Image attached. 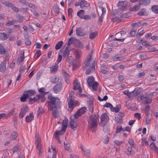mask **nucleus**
<instances>
[{
    "label": "nucleus",
    "instance_id": "49530a36",
    "mask_svg": "<svg viewBox=\"0 0 158 158\" xmlns=\"http://www.w3.org/2000/svg\"><path fill=\"white\" fill-rule=\"evenodd\" d=\"M53 9L54 12L56 14H58L59 13V9L58 6L56 5H54L53 7Z\"/></svg>",
    "mask_w": 158,
    "mask_h": 158
},
{
    "label": "nucleus",
    "instance_id": "2f4dec72",
    "mask_svg": "<svg viewBox=\"0 0 158 158\" xmlns=\"http://www.w3.org/2000/svg\"><path fill=\"white\" fill-rule=\"evenodd\" d=\"M2 3L6 6L10 7H11L13 4L11 2L7 1H5L3 2H2Z\"/></svg>",
    "mask_w": 158,
    "mask_h": 158
},
{
    "label": "nucleus",
    "instance_id": "9b49d317",
    "mask_svg": "<svg viewBox=\"0 0 158 158\" xmlns=\"http://www.w3.org/2000/svg\"><path fill=\"white\" fill-rule=\"evenodd\" d=\"M108 119V117L106 113H104L102 115L101 118V124L103 126L105 125L107 122Z\"/></svg>",
    "mask_w": 158,
    "mask_h": 158
},
{
    "label": "nucleus",
    "instance_id": "e433bc0d",
    "mask_svg": "<svg viewBox=\"0 0 158 158\" xmlns=\"http://www.w3.org/2000/svg\"><path fill=\"white\" fill-rule=\"evenodd\" d=\"M63 44L62 41H60L57 43L55 46V48L57 50L59 49Z\"/></svg>",
    "mask_w": 158,
    "mask_h": 158
},
{
    "label": "nucleus",
    "instance_id": "7c9ffc66",
    "mask_svg": "<svg viewBox=\"0 0 158 158\" xmlns=\"http://www.w3.org/2000/svg\"><path fill=\"white\" fill-rule=\"evenodd\" d=\"M98 86V82L97 81H94L92 84L91 85V86L92 87V89L94 91H96L97 90Z\"/></svg>",
    "mask_w": 158,
    "mask_h": 158
},
{
    "label": "nucleus",
    "instance_id": "e2e57ef3",
    "mask_svg": "<svg viewBox=\"0 0 158 158\" xmlns=\"http://www.w3.org/2000/svg\"><path fill=\"white\" fill-rule=\"evenodd\" d=\"M29 6L33 10H35L37 8L36 6L32 3H30L29 4Z\"/></svg>",
    "mask_w": 158,
    "mask_h": 158
},
{
    "label": "nucleus",
    "instance_id": "c03bdc74",
    "mask_svg": "<svg viewBox=\"0 0 158 158\" xmlns=\"http://www.w3.org/2000/svg\"><path fill=\"white\" fill-rule=\"evenodd\" d=\"M142 89V88H136L135 89L134 91L137 95H138L140 93Z\"/></svg>",
    "mask_w": 158,
    "mask_h": 158
},
{
    "label": "nucleus",
    "instance_id": "2eb2a0df",
    "mask_svg": "<svg viewBox=\"0 0 158 158\" xmlns=\"http://www.w3.org/2000/svg\"><path fill=\"white\" fill-rule=\"evenodd\" d=\"M62 89V84L61 83L57 84L53 88V91L55 93H58L60 92Z\"/></svg>",
    "mask_w": 158,
    "mask_h": 158
},
{
    "label": "nucleus",
    "instance_id": "864d4df0",
    "mask_svg": "<svg viewBox=\"0 0 158 158\" xmlns=\"http://www.w3.org/2000/svg\"><path fill=\"white\" fill-rule=\"evenodd\" d=\"M11 8L12 10L15 12H18L19 11V9L15 6L14 4H13Z\"/></svg>",
    "mask_w": 158,
    "mask_h": 158
},
{
    "label": "nucleus",
    "instance_id": "39448f33",
    "mask_svg": "<svg viewBox=\"0 0 158 158\" xmlns=\"http://www.w3.org/2000/svg\"><path fill=\"white\" fill-rule=\"evenodd\" d=\"M129 3L126 1H119L118 4L119 8L121 10H124L126 9Z\"/></svg>",
    "mask_w": 158,
    "mask_h": 158
},
{
    "label": "nucleus",
    "instance_id": "ea45409f",
    "mask_svg": "<svg viewBox=\"0 0 158 158\" xmlns=\"http://www.w3.org/2000/svg\"><path fill=\"white\" fill-rule=\"evenodd\" d=\"M86 108L84 107H82L81 108L79 109L78 110V112H79V113L81 115L82 114H84L86 112Z\"/></svg>",
    "mask_w": 158,
    "mask_h": 158
},
{
    "label": "nucleus",
    "instance_id": "09e8293b",
    "mask_svg": "<svg viewBox=\"0 0 158 158\" xmlns=\"http://www.w3.org/2000/svg\"><path fill=\"white\" fill-rule=\"evenodd\" d=\"M19 148V145H16L15 146L12 150L13 153L17 152Z\"/></svg>",
    "mask_w": 158,
    "mask_h": 158
},
{
    "label": "nucleus",
    "instance_id": "3c124183",
    "mask_svg": "<svg viewBox=\"0 0 158 158\" xmlns=\"http://www.w3.org/2000/svg\"><path fill=\"white\" fill-rule=\"evenodd\" d=\"M58 81V79L56 77L52 78L51 79V81L52 83L55 84Z\"/></svg>",
    "mask_w": 158,
    "mask_h": 158
},
{
    "label": "nucleus",
    "instance_id": "c9c22d12",
    "mask_svg": "<svg viewBox=\"0 0 158 158\" xmlns=\"http://www.w3.org/2000/svg\"><path fill=\"white\" fill-rule=\"evenodd\" d=\"M115 120L117 123L119 124H121L123 123V119L121 117H116L115 118Z\"/></svg>",
    "mask_w": 158,
    "mask_h": 158
},
{
    "label": "nucleus",
    "instance_id": "4c0bfd02",
    "mask_svg": "<svg viewBox=\"0 0 158 158\" xmlns=\"http://www.w3.org/2000/svg\"><path fill=\"white\" fill-rule=\"evenodd\" d=\"M25 92H26L28 94V97L34 95L35 93V91L33 90H29L27 91H26Z\"/></svg>",
    "mask_w": 158,
    "mask_h": 158
},
{
    "label": "nucleus",
    "instance_id": "6e6d98bb",
    "mask_svg": "<svg viewBox=\"0 0 158 158\" xmlns=\"http://www.w3.org/2000/svg\"><path fill=\"white\" fill-rule=\"evenodd\" d=\"M91 16L89 15H83V17H81V19H83L85 20H87L90 19Z\"/></svg>",
    "mask_w": 158,
    "mask_h": 158
},
{
    "label": "nucleus",
    "instance_id": "a18cd8bd",
    "mask_svg": "<svg viewBox=\"0 0 158 158\" xmlns=\"http://www.w3.org/2000/svg\"><path fill=\"white\" fill-rule=\"evenodd\" d=\"M87 103L89 107L92 106L93 104V98H92L89 99L88 101L87 102Z\"/></svg>",
    "mask_w": 158,
    "mask_h": 158
},
{
    "label": "nucleus",
    "instance_id": "1a4fd4ad",
    "mask_svg": "<svg viewBox=\"0 0 158 158\" xmlns=\"http://www.w3.org/2000/svg\"><path fill=\"white\" fill-rule=\"evenodd\" d=\"M72 117H71V121L70 122V127L73 130H76L77 129V124L76 121L74 119H72Z\"/></svg>",
    "mask_w": 158,
    "mask_h": 158
},
{
    "label": "nucleus",
    "instance_id": "423d86ee",
    "mask_svg": "<svg viewBox=\"0 0 158 158\" xmlns=\"http://www.w3.org/2000/svg\"><path fill=\"white\" fill-rule=\"evenodd\" d=\"M28 110V107L27 106H23L19 114V118H22L26 114Z\"/></svg>",
    "mask_w": 158,
    "mask_h": 158
},
{
    "label": "nucleus",
    "instance_id": "5701e85b",
    "mask_svg": "<svg viewBox=\"0 0 158 158\" xmlns=\"http://www.w3.org/2000/svg\"><path fill=\"white\" fill-rule=\"evenodd\" d=\"M94 78L93 76L89 77L87 80V82L89 86L90 87L91 86L92 84L94 82Z\"/></svg>",
    "mask_w": 158,
    "mask_h": 158
},
{
    "label": "nucleus",
    "instance_id": "de8ad7c7",
    "mask_svg": "<svg viewBox=\"0 0 158 158\" xmlns=\"http://www.w3.org/2000/svg\"><path fill=\"white\" fill-rule=\"evenodd\" d=\"M44 112V110L42 107H39L37 115L38 116L40 114H42Z\"/></svg>",
    "mask_w": 158,
    "mask_h": 158
},
{
    "label": "nucleus",
    "instance_id": "a19ab883",
    "mask_svg": "<svg viewBox=\"0 0 158 158\" xmlns=\"http://www.w3.org/2000/svg\"><path fill=\"white\" fill-rule=\"evenodd\" d=\"M97 32H95L91 33L89 35L90 38L91 39H94L97 35Z\"/></svg>",
    "mask_w": 158,
    "mask_h": 158
},
{
    "label": "nucleus",
    "instance_id": "a211bd4d",
    "mask_svg": "<svg viewBox=\"0 0 158 158\" xmlns=\"http://www.w3.org/2000/svg\"><path fill=\"white\" fill-rule=\"evenodd\" d=\"M33 113H31L29 116H27L26 118V121L29 123L31 122L34 118V116L33 115Z\"/></svg>",
    "mask_w": 158,
    "mask_h": 158
},
{
    "label": "nucleus",
    "instance_id": "052dcab7",
    "mask_svg": "<svg viewBox=\"0 0 158 158\" xmlns=\"http://www.w3.org/2000/svg\"><path fill=\"white\" fill-rule=\"evenodd\" d=\"M40 97H39L38 99L40 100L42 102H44L45 100V98L43 95H38Z\"/></svg>",
    "mask_w": 158,
    "mask_h": 158
},
{
    "label": "nucleus",
    "instance_id": "603ef678",
    "mask_svg": "<svg viewBox=\"0 0 158 158\" xmlns=\"http://www.w3.org/2000/svg\"><path fill=\"white\" fill-rule=\"evenodd\" d=\"M136 31V29H134L131 30L130 32V35L132 36H134L135 34Z\"/></svg>",
    "mask_w": 158,
    "mask_h": 158
},
{
    "label": "nucleus",
    "instance_id": "bb28decb",
    "mask_svg": "<svg viewBox=\"0 0 158 158\" xmlns=\"http://www.w3.org/2000/svg\"><path fill=\"white\" fill-rule=\"evenodd\" d=\"M70 51L69 50V48L68 46H67L65 48V50L63 52V56L64 57H66L69 55Z\"/></svg>",
    "mask_w": 158,
    "mask_h": 158
},
{
    "label": "nucleus",
    "instance_id": "cd10ccee",
    "mask_svg": "<svg viewBox=\"0 0 158 158\" xmlns=\"http://www.w3.org/2000/svg\"><path fill=\"white\" fill-rule=\"evenodd\" d=\"M6 64L5 63H2L0 64V71L4 72L6 69Z\"/></svg>",
    "mask_w": 158,
    "mask_h": 158
},
{
    "label": "nucleus",
    "instance_id": "ddd939ff",
    "mask_svg": "<svg viewBox=\"0 0 158 158\" xmlns=\"http://www.w3.org/2000/svg\"><path fill=\"white\" fill-rule=\"evenodd\" d=\"M77 35L79 36H83L86 35V33L83 31L81 27H79L76 30Z\"/></svg>",
    "mask_w": 158,
    "mask_h": 158
},
{
    "label": "nucleus",
    "instance_id": "13d9d810",
    "mask_svg": "<svg viewBox=\"0 0 158 158\" xmlns=\"http://www.w3.org/2000/svg\"><path fill=\"white\" fill-rule=\"evenodd\" d=\"M6 35H8V36L9 37L10 34L12 32V29H7L6 31Z\"/></svg>",
    "mask_w": 158,
    "mask_h": 158
},
{
    "label": "nucleus",
    "instance_id": "0eeeda50",
    "mask_svg": "<svg viewBox=\"0 0 158 158\" xmlns=\"http://www.w3.org/2000/svg\"><path fill=\"white\" fill-rule=\"evenodd\" d=\"M69 107V108L73 109L75 106L79 105V102L76 101H74L73 98H70L68 102Z\"/></svg>",
    "mask_w": 158,
    "mask_h": 158
},
{
    "label": "nucleus",
    "instance_id": "79ce46f5",
    "mask_svg": "<svg viewBox=\"0 0 158 158\" xmlns=\"http://www.w3.org/2000/svg\"><path fill=\"white\" fill-rule=\"evenodd\" d=\"M81 54V52L80 50H77L76 51L75 55L76 56V57L77 59H78L80 57Z\"/></svg>",
    "mask_w": 158,
    "mask_h": 158
},
{
    "label": "nucleus",
    "instance_id": "6ab92c4d",
    "mask_svg": "<svg viewBox=\"0 0 158 158\" xmlns=\"http://www.w3.org/2000/svg\"><path fill=\"white\" fill-rule=\"evenodd\" d=\"M150 2L151 0H140L139 3L140 5H144L146 6L148 5Z\"/></svg>",
    "mask_w": 158,
    "mask_h": 158
},
{
    "label": "nucleus",
    "instance_id": "bf43d9fd",
    "mask_svg": "<svg viewBox=\"0 0 158 158\" xmlns=\"http://www.w3.org/2000/svg\"><path fill=\"white\" fill-rule=\"evenodd\" d=\"M77 46L81 48H82L84 47V46L80 41H79L77 42Z\"/></svg>",
    "mask_w": 158,
    "mask_h": 158
},
{
    "label": "nucleus",
    "instance_id": "a878e982",
    "mask_svg": "<svg viewBox=\"0 0 158 158\" xmlns=\"http://www.w3.org/2000/svg\"><path fill=\"white\" fill-rule=\"evenodd\" d=\"M9 37L8 35L4 33H0V40H6Z\"/></svg>",
    "mask_w": 158,
    "mask_h": 158
},
{
    "label": "nucleus",
    "instance_id": "473e14b6",
    "mask_svg": "<svg viewBox=\"0 0 158 158\" xmlns=\"http://www.w3.org/2000/svg\"><path fill=\"white\" fill-rule=\"evenodd\" d=\"M146 10L145 8L141 9L137 13L139 15H144L146 14Z\"/></svg>",
    "mask_w": 158,
    "mask_h": 158
},
{
    "label": "nucleus",
    "instance_id": "f3484780",
    "mask_svg": "<svg viewBox=\"0 0 158 158\" xmlns=\"http://www.w3.org/2000/svg\"><path fill=\"white\" fill-rule=\"evenodd\" d=\"M81 2V8H83L84 7H87L89 6V4L84 0H79Z\"/></svg>",
    "mask_w": 158,
    "mask_h": 158
},
{
    "label": "nucleus",
    "instance_id": "f8f14e48",
    "mask_svg": "<svg viewBox=\"0 0 158 158\" xmlns=\"http://www.w3.org/2000/svg\"><path fill=\"white\" fill-rule=\"evenodd\" d=\"M50 111H52L53 116L55 118H57L59 116V114L58 110L59 108H53L52 110H50V107H48Z\"/></svg>",
    "mask_w": 158,
    "mask_h": 158
},
{
    "label": "nucleus",
    "instance_id": "c756f323",
    "mask_svg": "<svg viewBox=\"0 0 158 158\" xmlns=\"http://www.w3.org/2000/svg\"><path fill=\"white\" fill-rule=\"evenodd\" d=\"M81 148L82 151H83V154L84 155L86 156H89L90 154V150H87L86 151L84 150L82 146L81 147Z\"/></svg>",
    "mask_w": 158,
    "mask_h": 158
},
{
    "label": "nucleus",
    "instance_id": "dca6fc26",
    "mask_svg": "<svg viewBox=\"0 0 158 158\" xmlns=\"http://www.w3.org/2000/svg\"><path fill=\"white\" fill-rule=\"evenodd\" d=\"M58 66L57 64L50 67L51 73H56L58 70Z\"/></svg>",
    "mask_w": 158,
    "mask_h": 158
},
{
    "label": "nucleus",
    "instance_id": "4468645a",
    "mask_svg": "<svg viewBox=\"0 0 158 158\" xmlns=\"http://www.w3.org/2000/svg\"><path fill=\"white\" fill-rule=\"evenodd\" d=\"M91 58L92 55L91 54H90L87 56V60L85 61L82 66V68L83 69H85L89 65V62L91 61Z\"/></svg>",
    "mask_w": 158,
    "mask_h": 158
},
{
    "label": "nucleus",
    "instance_id": "20e7f679",
    "mask_svg": "<svg viewBox=\"0 0 158 158\" xmlns=\"http://www.w3.org/2000/svg\"><path fill=\"white\" fill-rule=\"evenodd\" d=\"M35 140L37 149L39 150V153H41L42 152L41 151L42 146L41 143V138L38 132H36L35 135Z\"/></svg>",
    "mask_w": 158,
    "mask_h": 158
},
{
    "label": "nucleus",
    "instance_id": "8fccbe9b",
    "mask_svg": "<svg viewBox=\"0 0 158 158\" xmlns=\"http://www.w3.org/2000/svg\"><path fill=\"white\" fill-rule=\"evenodd\" d=\"M132 147L131 146L130 147H129L127 149L128 152H129L130 154L131 155H133L135 153L134 152V151L133 150H132Z\"/></svg>",
    "mask_w": 158,
    "mask_h": 158
},
{
    "label": "nucleus",
    "instance_id": "f704fd0d",
    "mask_svg": "<svg viewBox=\"0 0 158 158\" xmlns=\"http://www.w3.org/2000/svg\"><path fill=\"white\" fill-rule=\"evenodd\" d=\"M151 9L154 13L158 14V5H154L152 6Z\"/></svg>",
    "mask_w": 158,
    "mask_h": 158
},
{
    "label": "nucleus",
    "instance_id": "393cba45",
    "mask_svg": "<svg viewBox=\"0 0 158 158\" xmlns=\"http://www.w3.org/2000/svg\"><path fill=\"white\" fill-rule=\"evenodd\" d=\"M139 3L136 5L134 6L131 8H130L129 10L131 11H135L138 10L140 8Z\"/></svg>",
    "mask_w": 158,
    "mask_h": 158
},
{
    "label": "nucleus",
    "instance_id": "c85d7f7f",
    "mask_svg": "<svg viewBox=\"0 0 158 158\" xmlns=\"http://www.w3.org/2000/svg\"><path fill=\"white\" fill-rule=\"evenodd\" d=\"M40 97L39 95H36L35 97L34 98H30L29 99V102L30 104H32L33 103L35 102L37 99H38L39 97Z\"/></svg>",
    "mask_w": 158,
    "mask_h": 158
},
{
    "label": "nucleus",
    "instance_id": "58836bf2",
    "mask_svg": "<svg viewBox=\"0 0 158 158\" xmlns=\"http://www.w3.org/2000/svg\"><path fill=\"white\" fill-rule=\"evenodd\" d=\"M16 22V20H9L7 22L6 24V25L8 26L10 25H12L14 24Z\"/></svg>",
    "mask_w": 158,
    "mask_h": 158
},
{
    "label": "nucleus",
    "instance_id": "4d7b16f0",
    "mask_svg": "<svg viewBox=\"0 0 158 158\" xmlns=\"http://www.w3.org/2000/svg\"><path fill=\"white\" fill-rule=\"evenodd\" d=\"M74 40V38H70L68 40V42L67 45H69L71 44H72L73 43V41Z\"/></svg>",
    "mask_w": 158,
    "mask_h": 158
},
{
    "label": "nucleus",
    "instance_id": "412c9836",
    "mask_svg": "<svg viewBox=\"0 0 158 158\" xmlns=\"http://www.w3.org/2000/svg\"><path fill=\"white\" fill-rule=\"evenodd\" d=\"M26 93V92H24L23 95L20 97V99L21 102H25L26 99L28 97V94Z\"/></svg>",
    "mask_w": 158,
    "mask_h": 158
},
{
    "label": "nucleus",
    "instance_id": "f03ea898",
    "mask_svg": "<svg viewBox=\"0 0 158 158\" xmlns=\"http://www.w3.org/2000/svg\"><path fill=\"white\" fill-rule=\"evenodd\" d=\"M89 118L90 123L89 129L92 132H95L98 125L97 118H96V115H91Z\"/></svg>",
    "mask_w": 158,
    "mask_h": 158
},
{
    "label": "nucleus",
    "instance_id": "37998d69",
    "mask_svg": "<svg viewBox=\"0 0 158 158\" xmlns=\"http://www.w3.org/2000/svg\"><path fill=\"white\" fill-rule=\"evenodd\" d=\"M85 11L83 10H80L79 11H78L77 13V15L79 17L81 18V17H83V15H82L84 14V12Z\"/></svg>",
    "mask_w": 158,
    "mask_h": 158
},
{
    "label": "nucleus",
    "instance_id": "9d476101",
    "mask_svg": "<svg viewBox=\"0 0 158 158\" xmlns=\"http://www.w3.org/2000/svg\"><path fill=\"white\" fill-rule=\"evenodd\" d=\"M73 88L74 89H78L79 92L81 93L82 91V89L81 88L80 84L78 82L77 80H75L74 82Z\"/></svg>",
    "mask_w": 158,
    "mask_h": 158
},
{
    "label": "nucleus",
    "instance_id": "b1692460",
    "mask_svg": "<svg viewBox=\"0 0 158 158\" xmlns=\"http://www.w3.org/2000/svg\"><path fill=\"white\" fill-rule=\"evenodd\" d=\"M24 52L21 53L20 55V56L18 57L17 59V63L18 64H19L23 60L24 58Z\"/></svg>",
    "mask_w": 158,
    "mask_h": 158
},
{
    "label": "nucleus",
    "instance_id": "f257e3e1",
    "mask_svg": "<svg viewBox=\"0 0 158 158\" xmlns=\"http://www.w3.org/2000/svg\"><path fill=\"white\" fill-rule=\"evenodd\" d=\"M48 98L50 100L48 102V107H50V110H52L53 107L55 108H60V102L58 98L53 97L51 94L48 96Z\"/></svg>",
    "mask_w": 158,
    "mask_h": 158
},
{
    "label": "nucleus",
    "instance_id": "6e6552de",
    "mask_svg": "<svg viewBox=\"0 0 158 158\" xmlns=\"http://www.w3.org/2000/svg\"><path fill=\"white\" fill-rule=\"evenodd\" d=\"M95 70V60H94L92 63V65L90 66L89 68L85 72V74L89 75L90 73L94 71Z\"/></svg>",
    "mask_w": 158,
    "mask_h": 158
},
{
    "label": "nucleus",
    "instance_id": "5fc2aeb1",
    "mask_svg": "<svg viewBox=\"0 0 158 158\" xmlns=\"http://www.w3.org/2000/svg\"><path fill=\"white\" fill-rule=\"evenodd\" d=\"M11 136L12 138L14 139H15L18 136V134L15 132H14L12 134H11Z\"/></svg>",
    "mask_w": 158,
    "mask_h": 158
},
{
    "label": "nucleus",
    "instance_id": "aec40b11",
    "mask_svg": "<svg viewBox=\"0 0 158 158\" xmlns=\"http://www.w3.org/2000/svg\"><path fill=\"white\" fill-rule=\"evenodd\" d=\"M8 52V49L5 50L3 45L0 44V54L3 55Z\"/></svg>",
    "mask_w": 158,
    "mask_h": 158
},
{
    "label": "nucleus",
    "instance_id": "69168bd1",
    "mask_svg": "<svg viewBox=\"0 0 158 158\" xmlns=\"http://www.w3.org/2000/svg\"><path fill=\"white\" fill-rule=\"evenodd\" d=\"M81 115V114H80L79 112H78V111L77 110V112L74 114V117L75 118H77L79 116H80Z\"/></svg>",
    "mask_w": 158,
    "mask_h": 158
},
{
    "label": "nucleus",
    "instance_id": "0e129e2a",
    "mask_svg": "<svg viewBox=\"0 0 158 158\" xmlns=\"http://www.w3.org/2000/svg\"><path fill=\"white\" fill-rule=\"evenodd\" d=\"M15 108H13L7 114V116L10 117L13 115L15 112Z\"/></svg>",
    "mask_w": 158,
    "mask_h": 158
},
{
    "label": "nucleus",
    "instance_id": "72a5a7b5",
    "mask_svg": "<svg viewBox=\"0 0 158 158\" xmlns=\"http://www.w3.org/2000/svg\"><path fill=\"white\" fill-rule=\"evenodd\" d=\"M121 106L120 105H117L116 107H112L111 108V110L112 111H114L116 113L118 112Z\"/></svg>",
    "mask_w": 158,
    "mask_h": 158
},
{
    "label": "nucleus",
    "instance_id": "338daca9",
    "mask_svg": "<svg viewBox=\"0 0 158 158\" xmlns=\"http://www.w3.org/2000/svg\"><path fill=\"white\" fill-rule=\"evenodd\" d=\"M122 129L123 128L121 126H118L117 128L116 133H118L121 130H122Z\"/></svg>",
    "mask_w": 158,
    "mask_h": 158
},
{
    "label": "nucleus",
    "instance_id": "4be33fe9",
    "mask_svg": "<svg viewBox=\"0 0 158 158\" xmlns=\"http://www.w3.org/2000/svg\"><path fill=\"white\" fill-rule=\"evenodd\" d=\"M137 95V94H136L134 91L129 93L127 95V96L131 99H134Z\"/></svg>",
    "mask_w": 158,
    "mask_h": 158
},
{
    "label": "nucleus",
    "instance_id": "7ed1b4c3",
    "mask_svg": "<svg viewBox=\"0 0 158 158\" xmlns=\"http://www.w3.org/2000/svg\"><path fill=\"white\" fill-rule=\"evenodd\" d=\"M68 119H65L63 120L62 122V129L60 131H56L54 135L56 139H58V135H63L64 133L66 130L68 124Z\"/></svg>",
    "mask_w": 158,
    "mask_h": 158
},
{
    "label": "nucleus",
    "instance_id": "680f3d73",
    "mask_svg": "<svg viewBox=\"0 0 158 158\" xmlns=\"http://www.w3.org/2000/svg\"><path fill=\"white\" fill-rule=\"evenodd\" d=\"M104 107H110L111 109V108L112 107V105L110 103H106V104L103 105Z\"/></svg>",
    "mask_w": 158,
    "mask_h": 158
},
{
    "label": "nucleus",
    "instance_id": "774afa93",
    "mask_svg": "<svg viewBox=\"0 0 158 158\" xmlns=\"http://www.w3.org/2000/svg\"><path fill=\"white\" fill-rule=\"evenodd\" d=\"M131 131V128L127 126L125 128H123L122 131H127L128 132H130Z\"/></svg>",
    "mask_w": 158,
    "mask_h": 158
}]
</instances>
